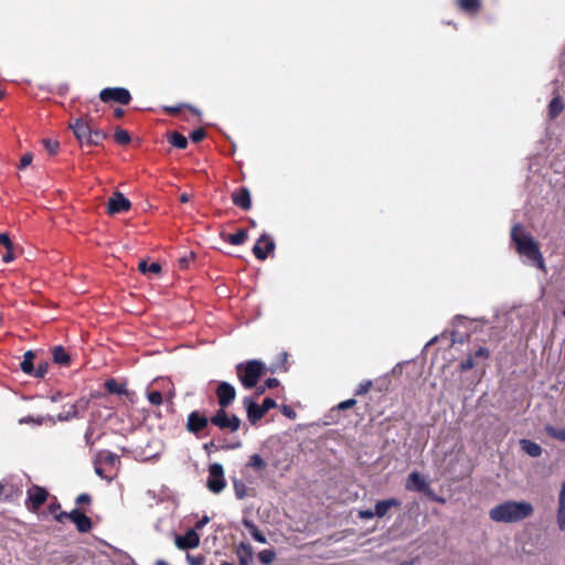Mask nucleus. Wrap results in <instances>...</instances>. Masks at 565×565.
Segmentation results:
<instances>
[{"mask_svg": "<svg viewBox=\"0 0 565 565\" xmlns=\"http://www.w3.org/2000/svg\"><path fill=\"white\" fill-rule=\"evenodd\" d=\"M90 495L87 494V493H82L79 494L77 498H76V503L77 504H84V503H89L90 502Z\"/></svg>", "mask_w": 565, "mask_h": 565, "instance_id": "864d4df0", "label": "nucleus"}, {"mask_svg": "<svg viewBox=\"0 0 565 565\" xmlns=\"http://www.w3.org/2000/svg\"><path fill=\"white\" fill-rule=\"evenodd\" d=\"M358 516L362 520H371L376 516V514H374V510H360Z\"/></svg>", "mask_w": 565, "mask_h": 565, "instance_id": "8fccbe9b", "label": "nucleus"}, {"mask_svg": "<svg viewBox=\"0 0 565 565\" xmlns=\"http://www.w3.org/2000/svg\"><path fill=\"white\" fill-rule=\"evenodd\" d=\"M279 385V381L275 377H269L265 381L266 388H274Z\"/></svg>", "mask_w": 565, "mask_h": 565, "instance_id": "5fc2aeb1", "label": "nucleus"}, {"mask_svg": "<svg viewBox=\"0 0 565 565\" xmlns=\"http://www.w3.org/2000/svg\"><path fill=\"white\" fill-rule=\"evenodd\" d=\"M233 203L241 209L247 211L252 206L250 192L247 188H242L232 195Z\"/></svg>", "mask_w": 565, "mask_h": 565, "instance_id": "6ab92c4d", "label": "nucleus"}, {"mask_svg": "<svg viewBox=\"0 0 565 565\" xmlns=\"http://www.w3.org/2000/svg\"><path fill=\"white\" fill-rule=\"evenodd\" d=\"M170 143L175 148L184 149L188 146V140L183 135L174 131L170 137Z\"/></svg>", "mask_w": 565, "mask_h": 565, "instance_id": "7c9ffc66", "label": "nucleus"}, {"mask_svg": "<svg viewBox=\"0 0 565 565\" xmlns=\"http://www.w3.org/2000/svg\"><path fill=\"white\" fill-rule=\"evenodd\" d=\"M210 522V518L209 516H203L201 520L198 521L195 527L196 529H202L204 525H206L207 523Z\"/></svg>", "mask_w": 565, "mask_h": 565, "instance_id": "052dcab7", "label": "nucleus"}, {"mask_svg": "<svg viewBox=\"0 0 565 565\" xmlns=\"http://www.w3.org/2000/svg\"><path fill=\"white\" fill-rule=\"evenodd\" d=\"M475 356L476 358H483V359H487L489 356V350L486 349V348H479L476 352H475Z\"/></svg>", "mask_w": 565, "mask_h": 565, "instance_id": "6e6d98bb", "label": "nucleus"}, {"mask_svg": "<svg viewBox=\"0 0 565 565\" xmlns=\"http://www.w3.org/2000/svg\"><path fill=\"white\" fill-rule=\"evenodd\" d=\"M206 486L213 493H220L224 490L226 481L224 479V469L221 463L214 462L209 467Z\"/></svg>", "mask_w": 565, "mask_h": 565, "instance_id": "0eeeda50", "label": "nucleus"}, {"mask_svg": "<svg viewBox=\"0 0 565 565\" xmlns=\"http://www.w3.org/2000/svg\"><path fill=\"white\" fill-rule=\"evenodd\" d=\"M534 513L532 503L527 501L507 500L489 510V518L497 523L521 522Z\"/></svg>", "mask_w": 565, "mask_h": 565, "instance_id": "f257e3e1", "label": "nucleus"}, {"mask_svg": "<svg viewBox=\"0 0 565 565\" xmlns=\"http://www.w3.org/2000/svg\"><path fill=\"white\" fill-rule=\"evenodd\" d=\"M355 405H356V399H354V398H349V399H347V401H343V402L339 403V404H338V406H337V408H338L339 411H344V409L351 408V407H353V406H355Z\"/></svg>", "mask_w": 565, "mask_h": 565, "instance_id": "49530a36", "label": "nucleus"}, {"mask_svg": "<svg viewBox=\"0 0 565 565\" xmlns=\"http://www.w3.org/2000/svg\"><path fill=\"white\" fill-rule=\"evenodd\" d=\"M154 565H169L164 559H158Z\"/></svg>", "mask_w": 565, "mask_h": 565, "instance_id": "774afa93", "label": "nucleus"}, {"mask_svg": "<svg viewBox=\"0 0 565 565\" xmlns=\"http://www.w3.org/2000/svg\"><path fill=\"white\" fill-rule=\"evenodd\" d=\"M94 125V119L89 115H86L71 121L68 127L72 129L78 142L82 146H87Z\"/></svg>", "mask_w": 565, "mask_h": 565, "instance_id": "20e7f679", "label": "nucleus"}, {"mask_svg": "<svg viewBox=\"0 0 565 565\" xmlns=\"http://www.w3.org/2000/svg\"><path fill=\"white\" fill-rule=\"evenodd\" d=\"M47 498V491L44 488L41 487H33L28 492V500H29V509L36 510L39 509Z\"/></svg>", "mask_w": 565, "mask_h": 565, "instance_id": "dca6fc26", "label": "nucleus"}, {"mask_svg": "<svg viewBox=\"0 0 565 565\" xmlns=\"http://www.w3.org/2000/svg\"><path fill=\"white\" fill-rule=\"evenodd\" d=\"M190 565H200V561L193 557H188Z\"/></svg>", "mask_w": 565, "mask_h": 565, "instance_id": "338daca9", "label": "nucleus"}, {"mask_svg": "<svg viewBox=\"0 0 565 565\" xmlns=\"http://www.w3.org/2000/svg\"><path fill=\"white\" fill-rule=\"evenodd\" d=\"M401 505H402L401 500H398L396 498H390L386 500H382V501L376 502L375 509H374V514H376L377 518H384L392 508H399Z\"/></svg>", "mask_w": 565, "mask_h": 565, "instance_id": "a211bd4d", "label": "nucleus"}, {"mask_svg": "<svg viewBox=\"0 0 565 565\" xmlns=\"http://www.w3.org/2000/svg\"><path fill=\"white\" fill-rule=\"evenodd\" d=\"M209 425V418L199 411H193L188 415L186 429L189 433L199 435Z\"/></svg>", "mask_w": 565, "mask_h": 565, "instance_id": "9b49d317", "label": "nucleus"}, {"mask_svg": "<svg viewBox=\"0 0 565 565\" xmlns=\"http://www.w3.org/2000/svg\"><path fill=\"white\" fill-rule=\"evenodd\" d=\"M130 201L119 191L113 193L107 203V212L110 215L126 212L130 209Z\"/></svg>", "mask_w": 565, "mask_h": 565, "instance_id": "9d476101", "label": "nucleus"}, {"mask_svg": "<svg viewBox=\"0 0 565 565\" xmlns=\"http://www.w3.org/2000/svg\"><path fill=\"white\" fill-rule=\"evenodd\" d=\"M179 263H180V266L182 268H185L188 266V264H189V258L188 257H182V258H180Z\"/></svg>", "mask_w": 565, "mask_h": 565, "instance_id": "680f3d73", "label": "nucleus"}, {"mask_svg": "<svg viewBox=\"0 0 565 565\" xmlns=\"http://www.w3.org/2000/svg\"><path fill=\"white\" fill-rule=\"evenodd\" d=\"M13 254H12V249H7V253L2 256V260L4 263H10L13 260Z\"/></svg>", "mask_w": 565, "mask_h": 565, "instance_id": "bf43d9fd", "label": "nucleus"}, {"mask_svg": "<svg viewBox=\"0 0 565 565\" xmlns=\"http://www.w3.org/2000/svg\"><path fill=\"white\" fill-rule=\"evenodd\" d=\"M107 138L108 135L94 125L87 146H99Z\"/></svg>", "mask_w": 565, "mask_h": 565, "instance_id": "cd10ccee", "label": "nucleus"}, {"mask_svg": "<svg viewBox=\"0 0 565 565\" xmlns=\"http://www.w3.org/2000/svg\"><path fill=\"white\" fill-rule=\"evenodd\" d=\"M456 342H459V343H463L465 342V337L462 334H459L458 332H452V343H456Z\"/></svg>", "mask_w": 565, "mask_h": 565, "instance_id": "13d9d810", "label": "nucleus"}, {"mask_svg": "<svg viewBox=\"0 0 565 565\" xmlns=\"http://www.w3.org/2000/svg\"><path fill=\"white\" fill-rule=\"evenodd\" d=\"M243 403L246 407L248 420L252 424H255L262 419L269 409L276 406V402L270 397L265 398L262 405H258L249 397L244 398Z\"/></svg>", "mask_w": 565, "mask_h": 565, "instance_id": "39448f33", "label": "nucleus"}, {"mask_svg": "<svg viewBox=\"0 0 565 565\" xmlns=\"http://www.w3.org/2000/svg\"><path fill=\"white\" fill-rule=\"evenodd\" d=\"M511 239L515 244L516 252L527 258L542 271L546 273V266L539 244L533 236L526 233L520 224H515L511 230Z\"/></svg>", "mask_w": 565, "mask_h": 565, "instance_id": "f03ea898", "label": "nucleus"}, {"mask_svg": "<svg viewBox=\"0 0 565 565\" xmlns=\"http://www.w3.org/2000/svg\"><path fill=\"white\" fill-rule=\"evenodd\" d=\"M239 565H250L253 562V548L248 543H241L237 546Z\"/></svg>", "mask_w": 565, "mask_h": 565, "instance_id": "aec40b11", "label": "nucleus"}, {"mask_svg": "<svg viewBox=\"0 0 565 565\" xmlns=\"http://www.w3.org/2000/svg\"><path fill=\"white\" fill-rule=\"evenodd\" d=\"M211 423L222 430L235 433L239 429L241 419L236 415H228L225 408H220L211 417Z\"/></svg>", "mask_w": 565, "mask_h": 565, "instance_id": "423d86ee", "label": "nucleus"}, {"mask_svg": "<svg viewBox=\"0 0 565 565\" xmlns=\"http://www.w3.org/2000/svg\"><path fill=\"white\" fill-rule=\"evenodd\" d=\"M242 523L256 542L262 544H265L267 542L266 536L257 529V526L252 520L243 519Z\"/></svg>", "mask_w": 565, "mask_h": 565, "instance_id": "4be33fe9", "label": "nucleus"}, {"mask_svg": "<svg viewBox=\"0 0 565 565\" xmlns=\"http://www.w3.org/2000/svg\"><path fill=\"white\" fill-rule=\"evenodd\" d=\"M371 387H372V381L371 380L363 381V382H361L358 385L354 394L356 396L364 395V394H366L371 390Z\"/></svg>", "mask_w": 565, "mask_h": 565, "instance_id": "ea45409f", "label": "nucleus"}, {"mask_svg": "<svg viewBox=\"0 0 565 565\" xmlns=\"http://www.w3.org/2000/svg\"><path fill=\"white\" fill-rule=\"evenodd\" d=\"M56 520L58 522H63L64 519H70L73 523H75L77 530L82 533H86L92 529V521L88 516H86L78 509H73L71 512H60L56 514Z\"/></svg>", "mask_w": 565, "mask_h": 565, "instance_id": "6e6552de", "label": "nucleus"}, {"mask_svg": "<svg viewBox=\"0 0 565 565\" xmlns=\"http://www.w3.org/2000/svg\"><path fill=\"white\" fill-rule=\"evenodd\" d=\"M94 469H95V473L98 477H100L102 479H105L108 482H110L114 479V476L106 475L105 469L102 467V463L99 461H97L96 459L94 460Z\"/></svg>", "mask_w": 565, "mask_h": 565, "instance_id": "58836bf2", "label": "nucleus"}, {"mask_svg": "<svg viewBox=\"0 0 565 565\" xmlns=\"http://www.w3.org/2000/svg\"><path fill=\"white\" fill-rule=\"evenodd\" d=\"M205 137V131L202 128L195 129L190 134V138L193 142H199Z\"/></svg>", "mask_w": 565, "mask_h": 565, "instance_id": "a18cd8bd", "label": "nucleus"}, {"mask_svg": "<svg viewBox=\"0 0 565 565\" xmlns=\"http://www.w3.org/2000/svg\"><path fill=\"white\" fill-rule=\"evenodd\" d=\"M34 352L32 350H29L23 355V361L20 364V367L23 373L31 375L34 371L33 360H34Z\"/></svg>", "mask_w": 565, "mask_h": 565, "instance_id": "393cba45", "label": "nucleus"}, {"mask_svg": "<svg viewBox=\"0 0 565 565\" xmlns=\"http://www.w3.org/2000/svg\"><path fill=\"white\" fill-rule=\"evenodd\" d=\"M233 487L237 499L242 500L246 497L247 487L243 481L235 479L233 482Z\"/></svg>", "mask_w": 565, "mask_h": 565, "instance_id": "f704fd0d", "label": "nucleus"}, {"mask_svg": "<svg viewBox=\"0 0 565 565\" xmlns=\"http://www.w3.org/2000/svg\"><path fill=\"white\" fill-rule=\"evenodd\" d=\"M0 245H3L7 249L13 248V244L7 233L0 234Z\"/></svg>", "mask_w": 565, "mask_h": 565, "instance_id": "de8ad7c7", "label": "nucleus"}, {"mask_svg": "<svg viewBox=\"0 0 565 565\" xmlns=\"http://www.w3.org/2000/svg\"><path fill=\"white\" fill-rule=\"evenodd\" d=\"M106 390L111 394H118V395H127L128 390L124 384L117 383L116 380L110 379L105 382Z\"/></svg>", "mask_w": 565, "mask_h": 565, "instance_id": "a878e982", "label": "nucleus"}, {"mask_svg": "<svg viewBox=\"0 0 565 565\" xmlns=\"http://www.w3.org/2000/svg\"><path fill=\"white\" fill-rule=\"evenodd\" d=\"M473 366H475L473 358L470 355V356H468L467 360L461 362L460 370L465 372V371L472 369Z\"/></svg>", "mask_w": 565, "mask_h": 565, "instance_id": "3c124183", "label": "nucleus"}, {"mask_svg": "<svg viewBox=\"0 0 565 565\" xmlns=\"http://www.w3.org/2000/svg\"><path fill=\"white\" fill-rule=\"evenodd\" d=\"M459 6L465 11H477L480 8V0H459Z\"/></svg>", "mask_w": 565, "mask_h": 565, "instance_id": "c9c22d12", "label": "nucleus"}, {"mask_svg": "<svg viewBox=\"0 0 565 565\" xmlns=\"http://www.w3.org/2000/svg\"><path fill=\"white\" fill-rule=\"evenodd\" d=\"M60 508H61V505L58 503L50 505V510H51L52 513H54L55 511L60 510Z\"/></svg>", "mask_w": 565, "mask_h": 565, "instance_id": "69168bd1", "label": "nucleus"}, {"mask_svg": "<svg viewBox=\"0 0 565 565\" xmlns=\"http://www.w3.org/2000/svg\"><path fill=\"white\" fill-rule=\"evenodd\" d=\"M47 370H49V363H46V362L39 363L38 366L34 367V371L31 375L39 377V379H43L46 375Z\"/></svg>", "mask_w": 565, "mask_h": 565, "instance_id": "a19ab883", "label": "nucleus"}, {"mask_svg": "<svg viewBox=\"0 0 565 565\" xmlns=\"http://www.w3.org/2000/svg\"><path fill=\"white\" fill-rule=\"evenodd\" d=\"M275 249V242L267 234H263L253 247V253L257 259L264 260L267 255Z\"/></svg>", "mask_w": 565, "mask_h": 565, "instance_id": "ddd939ff", "label": "nucleus"}, {"mask_svg": "<svg viewBox=\"0 0 565 565\" xmlns=\"http://www.w3.org/2000/svg\"><path fill=\"white\" fill-rule=\"evenodd\" d=\"M405 487L409 491L426 492L429 484L418 471H413L409 473Z\"/></svg>", "mask_w": 565, "mask_h": 565, "instance_id": "2eb2a0df", "label": "nucleus"}, {"mask_svg": "<svg viewBox=\"0 0 565 565\" xmlns=\"http://www.w3.org/2000/svg\"><path fill=\"white\" fill-rule=\"evenodd\" d=\"M92 436H93V428L89 426L85 433V443L87 446H93V440H92Z\"/></svg>", "mask_w": 565, "mask_h": 565, "instance_id": "4d7b16f0", "label": "nucleus"}, {"mask_svg": "<svg viewBox=\"0 0 565 565\" xmlns=\"http://www.w3.org/2000/svg\"><path fill=\"white\" fill-rule=\"evenodd\" d=\"M33 156L31 153H24L20 160V169L29 167L32 162Z\"/></svg>", "mask_w": 565, "mask_h": 565, "instance_id": "09e8293b", "label": "nucleus"}, {"mask_svg": "<svg viewBox=\"0 0 565 565\" xmlns=\"http://www.w3.org/2000/svg\"><path fill=\"white\" fill-rule=\"evenodd\" d=\"M258 559L264 565H269L274 562L276 553L274 550H263L258 553Z\"/></svg>", "mask_w": 565, "mask_h": 565, "instance_id": "2f4dec72", "label": "nucleus"}, {"mask_svg": "<svg viewBox=\"0 0 565 565\" xmlns=\"http://www.w3.org/2000/svg\"><path fill=\"white\" fill-rule=\"evenodd\" d=\"M43 143H44V147L47 150V152H50L52 154L56 153V151L60 147L58 141L51 140V139H45L43 141Z\"/></svg>", "mask_w": 565, "mask_h": 565, "instance_id": "c03bdc74", "label": "nucleus"}, {"mask_svg": "<svg viewBox=\"0 0 565 565\" xmlns=\"http://www.w3.org/2000/svg\"><path fill=\"white\" fill-rule=\"evenodd\" d=\"M264 372V364L258 360H250L236 365V373L245 388H253Z\"/></svg>", "mask_w": 565, "mask_h": 565, "instance_id": "7ed1b4c3", "label": "nucleus"}, {"mask_svg": "<svg viewBox=\"0 0 565 565\" xmlns=\"http://www.w3.org/2000/svg\"><path fill=\"white\" fill-rule=\"evenodd\" d=\"M138 268L139 270L142 273V274H147V273H153V274H158L161 271V266L160 264L158 263H152L151 265H148L147 262L145 260H141L138 265Z\"/></svg>", "mask_w": 565, "mask_h": 565, "instance_id": "473e14b6", "label": "nucleus"}, {"mask_svg": "<svg viewBox=\"0 0 565 565\" xmlns=\"http://www.w3.org/2000/svg\"><path fill=\"white\" fill-rule=\"evenodd\" d=\"M53 362L58 365L66 366L71 362L70 354L65 351L62 345H56L52 350Z\"/></svg>", "mask_w": 565, "mask_h": 565, "instance_id": "412c9836", "label": "nucleus"}, {"mask_svg": "<svg viewBox=\"0 0 565 565\" xmlns=\"http://www.w3.org/2000/svg\"><path fill=\"white\" fill-rule=\"evenodd\" d=\"M76 417H78V416L76 415V413L74 412L72 406H70V408L66 412L60 413L57 415V420L67 422L70 419L76 418Z\"/></svg>", "mask_w": 565, "mask_h": 565, "instance_id": "79ce46f5", "label": "nucleus"}, {"mask_svg": "<svg viewBox=\"0 0 565 565\" xmlns=\"http://www.w3.org/2000/svg\"><path fill=\"white\" fill-rule=\"evenodd\" d=\"M564 109V104L559 96L554 97L548 105V115L552 119L556 118Z\"/></svg>", "mask_w": 565, "mask_h": 565, "instance_id": "bb28decb", "label": "nucleus"}, {"mask_svg": "<svg viewBox=\"0 0 565 565\" xmlns=\"http://www.w3.org/2000/svg\"><path fill=\"white\" fill-rule=\"evenodd\" d=\"M247 239V231L238 230L235 234H230L226 238L232 245H242Z\"/></svg>", "mask_w": 565, "mask_h": 565, "instance_id": "c756f323", "label": "nucleus"}, {"mask_svg": "<svg viewBox=\"0 0 565 565\" xmlns=\"http://www.w3.org/2000/svg\"><path fill=\"white\" fill-rule=\"evenodd\" d=\"M95 459L102 465H106L111 468H115L118 463V456L115 452L108 450L99 451Z\"/></svg>", "mask_w": 565, "mask_h": 565, "instance_id": "b1692460", "label": "nucleus"}, {"mask_svg": "<svg viewBox=\"0 0 565 565\" xmlns=\"http://www.w3.org/2000/svg\"><path fill=\"white\" fill-rule=\"evenodd\" d=\"M180 201H181L182 203H186V202H189V201H190V195H189L188 193H182V194L180 195Z\"/></svg>", "mask_w": 565, "mask_h": 565, "instance_id": "e2e57ef3", "label": "nucleus"}, {"mask_svg": "<svg viewBox=\"0 0 565 565\" xmlns=\"http://www.w3.org/2000/svg\"><path fill=\"white\" fill-rule=\"evenodd\" d=\"M520 444L522 450L529 456L536 458L542 455V447L539 444L529 439H522Z\"/></svg>", "mask_w": 565, "mask_h": 565, "instance_id": "5701e85b", "label": "nucleus"}, {"mask_svg": "<svg viewBox=\"0 0 565 565\" xmlns=\"http://www.w3.org/2000/svg\"><path fill=\"white\" fill-rule=\"evenodd\" d=\"M147 398L152 405H160L162 403V395L159 391L149 392Z\"/></svg>", "mask_w": 565, "mask_h": 565, "instance_id": "37998d69", "label": "nucleus"}, {"mask_svg": "<svg viewBox=\"0 0 565 565\" xmlns=\"http://www.w3.org/2000/svg\"><path fill=\"white\" fill-rule=\"evenodd\" d=\"M217 403L221 408H226L236 397L235 387L228 382H221L216 388Z\"/></svg>", "mask_w": 565, "mask_h": 565, "instance_id": "f8f14e48", "label": "nucleus"}, {"mask_svg": "<svg viewBox=\"0 0 565 565\" xmlns=\"http://www.w3.org/2000/svg\"><path fill=\"white\" fill-rule=\"evenodd\" d=\"M88 405H89V399L82 397V398L77 399L71 406L74 409V412L76 413V415L78 416L81 413H84L88 408Z\"/></svg>", "mask_w": 565, "mask_h": 565, "instance_id": "e433bc0d", "label": "nucleus"}, {"mask_svg": "<svg viewBox=\"0 0 565 565\" xmlns=\"http://www.w3.org/2000/svg\"><path fill=\"white\" fill-rule=\"evenodd\" d=\"M556 524L559 531H565V481L562 483L561 491L558 493Z\"/></svg>", "mask_w": 565, "mask_h": 565, "instance_id": "f3484780", "label": "nucleus"}, {"mask_svg": "<svg viewBox=\"0 0 565 565\" xmlns=\"http://www.w3.org/2000/svg\"><path fill=\"white\" fill-rule=\"evenodd\" d=\"M545 431L548 436L557 440L565 441V428L558 429L553 426H546Z\"/></svg>", "mask_w": 565, "mask_h": 565, "instance_id": "72a5a7b5", "label": "nucleus"}, {"mask_svg": "<svg viewBox=\"0 0 565 565\" xmlns=\"http://www.w3.org/2000/svg\"><path fill=\"white\" fill-rule=\"evenodd\" d=\"M174 544L179 550L195 548L200 544V536L194 529H190L184 535H177Z\"/></svg>", "mask_w": 565, "mask_h": 565, "instance_id": "4468645a", "label": "nucleus"}, {"mask_svg": "<svg viewBox=\"0 0 565 565\" xmlns=\"http://www.w3.org/2000/svg\"><path fill=\"white\" fill-rule=\"evenodd\" d=\"M61 398H62V394L61 393H56L55 395H53L51 397V401L52 402H58V401H61Z\"/></svg>", "mask_w": 565, "mask_h": 565, "instance_id": "0e129e2a", "label": "nucleus"}, {"mask_svg": "<svg viewBox=\"0 0 565 565\" xmlns=\"http://www.w3.org/2000/svg\"><path fill=\"white\" fill-rule=\"evenodd\" d=\"M246 466L254 469L255 471H262L266 468L267 465L258 454H254L249 457Z\"/></svg>", "mask_w": 565, "mask_h": 565, "instance_id": "c85d7f7f", "label": "nucleus"}, {"mask_svg": "<svg viewBox=\"0 0 565 565\" xmlns=\"http://www.w3.org/2000/svg\"><path fill=\"white\" fill-rule=\"evenodd\" d=\"M115 140L120 143V145H127L130 142V135L128 134L127 130H124V129H117L115 131Z\"/></svg>", "mask_w": 565, "mask_h": 565, "instance_id": "4c0bfd02", "label": "nucleus"}, {"mask_svg": "<svg viewBox=\"0 0 565 565\" xmlns=\"http://www.w3.org/2000/svg\"><path fill=\"white\" fill-rule=\"evenodd\" d=\"M35 423L38 425H41L43 423V418L42 417H39V418H33V417H23L19 420L20 424H25V423Z\"/></svg>", "mask_w": 565, "mask_h": 565, "instance_id": "603ef678", "label": "nucleus"}, {"mask_svg": "<svg viewBox=\"0 0 565 565\" xmlns=\"http://www.w3.org/2000/svg\"><path fill=\"white\" fill-rule=\"evenodd\" d=\"M99 98L104 103L116 102L121 105L129 104L131 96L128 89L122 87H108L102 89Z\"/></svg>", "mask_w": 565, "mask_h": 565, "instance_id": "1a4fd4ad", "label": "nucleus"}]
</instances>
